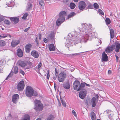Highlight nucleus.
Listing matches in <instances>:
<instances>
[{
    "label": "nucleus",
    "mask_w": 120,
    "mask_h": 120,
    "mask_svg": "<svg viewBox=\"0 0 120 120\" xmlns=\"http://www.w3.org/2000/svg\"><path fill=\"white\" fill-rule=\"evenodd\" d=\"M87 26L86 25H84L82 27L81 29L80 30L79 29L80 32V33L81 34H82V35H84L83 36H81V35L78 36V39L79 41L80 42L82 43L83 42H86L87 40L86 39H85V37L84 36L85 35H88L90 36V34H91V33H89L87 29Z\"/></svg>",
    "instance_id": "1"
},
{
    "label": "nucleus",
    "mask_w": 120,
    "mask_h": 120,
    "mask_svg": "<svg viewBox=\"0 0 120 120\" xmlns=\"http://www.w3.org/2000/svg\"><path fill=\"white\" fill-rule=\"evenodd\" d=\"M66 12L64 11L61 12L59 14V18L57 20L56 22L57 26L60 25L65 20V17L67 15Z\"/></svg>",
    "instance_id": "2"
},
{
    "label": "nucleus",
    "mask_w": 120,
    "mask_h": 120,
    "mask_svg": "<svg viewBox=\"0 0 120 120\" xmlns=\"http://www.w3.org/2000/svg\"><path fill=\"white\" fill-rule=\"evenodd\" d=\"M34 90L30 86H27L26 90V96L28 97H30L33 95Z\"/></svg>",
    "instance_id": "3"
},
{
    "label": "nucleus",
    "mask_w": 120,
    "mask_h": 120,
    "mask_svg": "<svg viewBox=\"0 0 120 120\" xmlns=\"http://www.w3.org/2000/svg\"><path fill=\"white\" fill-rule=\"evenodd\" d=\"M35 103L36 107L34 108V109L37 111H41L43 109V105L40 101L36 100L35 101Z\"/></svg>",
    "instance_id": "4"
},
{
    "label": "nucleus",
    "mask_w": 120,
    "mask_h": 120,
    "mask_svg": "<svg viewBox=\"0 0 120 120\" xmlns=\"http://www.w3.org/2000/svg\"><path fill=\"white\" fill-rule=\"evenodd\" d=\"M18 71V68L17 67L15 66L14 67L11 71L10 73L8 76L6 78L5 80H8L11 78L13 76V73L17 74Z\"/></svg>",
    "instance_id": "5"
},
{
    "label": "nucleus",
    "mask_w": 120,
    "mask_h": 120,
    "mask_svg": "<svg viewBox=\"0 0 120 120\" xmlns=\"http://www.w3.org/2000/svg\"><path fill=\"white\" fill-rule=\"evenodd\" d=\"M66 77V73L63 71L60 73L58 77V80L59 82H62L64 81V79Z\"/></svg>",
    "instance_id": "6"
},
{
    "label": "nucleus",
    "mask_w": 120,
    "mask_h": 120,
    "mask_svg": "<svg viewBox=\"0 0 120 120\" xmlns=\"http://www.w3.org/2000/svg\"><path fill=\"white\" fill-rule=\"evenodd\" d=\"M25 86L24 81L23 80L20 81L17 85L18 90L19 91L22 90L24 89Z\"/></svg>",
    "instance_id": "7"
},
{
    "label": "nucleus",
    "mask_w": 120,
    "mask_h": 120,
    "mask_svg": "<svg viewBox=\"0 0 120 120\" xmlns=\"http://www.w3.org/2000/svg\"><path fill=\"white\" fill-rule=\"evenodd\" d=\"M86 6V4L83 1L79 2V8L80 10L82 11Z\"/></svg>",
    "instance_id": "8"
},
{
    "label": "nucleus",
    "mask_w": 120,
    "mask_h": 120,
    "mask_svg": "<svg viewBox=\"0 0 120 120\" xmlns=\"http://www.w3.org/2000/svg\"><path fill=\"white\" fill-rule=\"evenodd\" d=\"M82 90L79 93V96L80 98L82 99H83L85 98L86 96L87 93V91L85 89Z\"/></svg>",
    "instance_id": "9"
},
{
    "label": "nucleus",
    "mask_w": 120,
    "mask_h": 120,
    "mask_svg": "<svg viewBox=\"0 0 120 120\" xmlns=\"http://www.w3.org/2000/svg\"><path fill=\"white\" fill-rule=\"evenodd\" d=\"M115 46L113 45L110 46L107 48L105 50V52L107 53H109L112 51L115 47Z\"/></svg>",
    "instance_id": "10"
},
{
    "label": "nucleus",
    "mask_w": 120,
    "mask_h": 120,
    "mask_svg": "<svg viewBox=\"0 0 120 120\" xmlns=\"http://www.w3.org/2000/svg\"><path fill=\"white\" fill-rule=\"evenodd\" d=\"M19 98V95L17 94H14L12 97V100L13 102L16 104L18 102V100Z\"/></svg>",
    "instance_id": "11"
},
{
    "label": "nucleus",
    "mask_w": 120,
    "mask_h": 120,
    "mask_svg": "<svg viewBox=\"0 0 120 120\" xmlns=\"http://www.w3.org/2000/svg\"><path fill=\"white\" fill-rule=\"evenodd\" d=\"M80 82L77 80H75L73 84V87L74 89L75 90H77L78 89L77 87L78 86H79Z\"/></svg>",
    "instance_id": "12"
},
{
    "label": "nucleus",
    "mask_w": 120,
    "mask_h": 120,
    "mask_svg": "<svg viewBox=\"0 0 120 120\" xmlns=\"http://www.w3.org/2000/svg\"><path fill=\"white\" fill-rule=\"evenodd\" d=\"M32 47V45L30 44H28L26 45L25 47V50L27 53L30 52L31 50V48Z\"/></svg>",
    "instance_id": "13"
},
{
    "label": "nucleus",
    "mask_w": 120,
    "mask_h": 120,
    "mask_svg": "<svg viewBox=\"0 0 120 120\" xmlns=\"http://www.w3.org/2000/svg\"><path fill=\"white\" fill-rule=\"evenodd\" d=\"M31 55L34 57L37 58L39 56L38 52L35 50H32L31 52Z\"/></svg>",
    "instance_id": "14"
},
{
    "label": "nucleus",
    "mask_w": 120,
    "mask_h": 120,
    "mask_svg": "<svg viewBox=\"0 0 120 120\" xmlns=\"http://www.w3.org/2000/svg\"><path fill=\"white\" fill-rule=\"evenodd\" d=\"M102 61H107L108 60V57L107 55L104 52L102 53L101 58Z\"/></svg>",
    "instance_id": "15"
},
{
    "label": "nucleus",
    "mask_w": 120,
    "mask_h": 120,
    "mask_svg": "<svg viewBox=\"0 0 120 120\" xmlns=\"http://www.w3.org/2000/svg\"><path fill=\"white\" fill-rule=\"evenodd\" d=\"M85 84H86V83L85 82L81 83V84L80 83V86H79L77 91H79L81 90L84 89V88L85 86Z\"/></svg>",
    "instance_id": "16"
},
{
    "label": "nucleus",
    "mask_w": 120,
    "mask_h": 120,
    "mask_svg": "<svg viewBox=\"0 0 120 120\" xmlns=\"http://www.w3.org/2000/svg\"><path fill=\"white\" fill-rule=\"evenodd\" d=\"M91 105L93 107H95L97 103L96 100V98L93 97L92 98V99L91 100Z\"/></svg>",
    "instance_id": "17"
},
{
    "label": "nucleus",
    "mask_w": 120,
    "mask_h": 120,
    "mask_svg": "<svg viewBox=\"0 0 120 120\" xmlns=\"http://www.w3.org/2000/svg\"><path fill=\"white\" fill-rule=\"evenodd\" d=\"M10 19L12 22L14 24H16L19 21V19L17 17H11Z\"/></svg>",
    "instance_id": "18"
},
{
    "label": "nucleus",
    "mask_w": 120,
    "mask_h": 120,
    "mask_svg": "<svg viewBox=\"0 0 120 120\" xmlns=\"http://www.w3.org/2000/svg\"><path fill=\"white\" fill-rule=\"evenodd\" d=\"M17 54L19 57H21L23 56V52L20 49H18Z\"/></svg>",
    "instance_id": "19"
},
{
    "label": "nucleus",
    "mask_w": 120,
    "mask_h": 120,
    "mask_svg": "<svg viewBox=\"0 0 120 120\" xmlns=\"http://www.w3.org/2000/svg\"><path fill=\"white\" fill-rule=\"evenodd\" d=\"M19 43V41L17 40L13 41L11 42V45L12 46L14 47H15Z\"/></svg>",
    "instance_id": "20"
},
{
    "label": "nucleus",
    "mask_w": 120,
    "mask_h": 120,
    "mask_svg": "<svg viewBox=\"0 0 120 120\" xmlns=\"http://www.w3.org/2000/svg\"><path fill=\"white\" fill-rule=\"evenodd\" d=\"M63 86L64 88L67 89H68L70 88V85L68 82H65L63 85Z\"/></svg>",
    "instance_id": "21"
},
{
    "label": "nucleus",
    "mask_w": 120,
    "mask_h": 120,
    "mask_svg": "<svg viewBox=\"0 0 120 120\" xmlns=\"http://www.w3.org/2000/svg\"><path fill=\"white\" fill-rule=\"evenodd\" d=\"M18 63L19 65L22 67H24L26 66V64L24 62L21 61H19Z\"/></svg>",
    "instance_id": "22"
},
{
    "label": "nucleus",
    "mask_w": 120,
    "mask_h": 120,
    "mask_svg": "<svg viewBox=\"0 0 120 120\" xmlns=\"http://www.w3.org/2000/svg\"><path fill=\"white\" fill-rule=\"evenodd\" d=\"M116 48L115 49V51L117 52L120 51V44L119 43H117L116 45Z\"/></svg>",
    "instance_id": "23"
},
{
    "label": "nucleus",
    "mask_w": 120,
    "mask_h": 120,
    "mask_svg": "<svg viewBox=\"0 0 120 120\" xmlns=\"http://www.w3.org/2000/svg\"><path fill=\"white\" fill-rule=\"evenodd\" d=\"M49 49L51 51H53L55 50V47L53 44H51L49 46Z\"/></svg>",
    "instance_id": "24"
},
{
    "label": "nucleus",
    "mask_w": 120,
    "mask_h": 120,
    "mask_svg": "<svg viewBox=\"0 0 120 120\" xmlns=\"http://www.w3.org/2000/svg\"><path fill=\"white\" fill-rule=\"evenodd\" d=\"M91 118L92 120H96V116L94 113L92 112L90 113Z\"/></svg>",
    "instance_id": "25"
},
{
    "label": "nucleus",
    "mask_w": 120,
    "mask_h": 120,
    "mask_svg": "<svg viewBox=\"0 0 120 120\" xmlns=\"http://www.w3.org/2000/svg\"><path fill=\"white\" fill-rule=\"evenodd\" d=\"M27 5H28L26 7V10L27 11H30L32 8V4L30 3H29Z\"/></svg>",
    "instance_id": "26"
},
{
    "label": "nucleus",
    "mask_w": 120,
    "mask_h": 120,
    "mask_svg": "<svg viewBox=\"0 0 120 120\" xmlns=\"http://www.w3.org/2000/svg\"><path fill=\"white\" fill-rule=\"evenodd\" d=\"M110 34L111 38H113L114 36V32L113 30L112 29H110Z\"/></svg>",
    "instance_id": "27"
},
{
    "label": "nucleus",
    "mask_w": 120,
    "mask_h": 120,
    "mask_svg": "<svg viewBox=\"0 0 120 120\" xmlns=\"http://www.w3.org/2000/svg\"><path fill=\"white\" fill-rule=\"evenodd\" d=\"M75 15V13L73 12L70 13L68 15V19L70 18L73 16Z\"/></svg>",
    "instance_id": "28"
},
{
    "label": "nucleus",
    "mask_w": 120,
    "mask_h": 120,
    "mask_svg": "<svg viewBox=\"0 0 120 120\" xmlns=\"http://www.w3.org/2000/svg\"><path fill=\"white\" fill-rule=\"evenodd\" d=\"M30 117L28 115H26L24 116V118L22 120H30Z\"/></svg>",
    "instance_id": "29"
},
{
    "label": "nucleus",
    "mask_w": 120,
    "mask_h": 120,
    "mask_svg": "<svg viewBox=\"0 0 120 120\" xmlns=\"http://www.w3.org/2000/svg\"><path fill=\"white\" fill-rule=\"evenodd\" d=\"M54 33L53 32H51L49 35L48 38L52 40L53 39L54 37Z\"/></svg>",
    "instance_id": "30"
},
{
    "label": "nucleus",
    "mask_w": 120,
    "mask_h": 120,
    "mask_svg": "<svg viewBox=\"0 0 120 120\" xmlns=\"http://www.w3.org/2000/svg\"><path fill=\"white\" fill-rule=\"evenodd\" d=\"M75 4L73 3H71L70 4V7L71 9H74L75 7Z\"/></svg>",
    "instance_id": "31"
},
{
    "label": "nucleus",
    "mask_w": 120,
    "mask_h": 120,
    "mask_svg": "<svg viewBox=\"0 0 120 120\" xmlns=\"http://www.w3.org/2000/svg\"><path fill=\"white\" fill-rule=\"evenodd\" d=\"M80 53H82V52L81 53H75V54H66V56L68 57H71L72 56H73L74 55L76 56L79 55L80 54Z\"/></svg>",
    "instance_id": "32"
},
{
    "label": "nucleus",
    "mask_w": 120,
    "mask_h": 120,
    "mask_svg": "<svg viewBox=\"0 0 120 120\" xmlns=\"http://www.w3.org/2000/svg\"><path fill=\"white\" fill-rule=\"evenodd\" d=\"M39 2L40 5L42 6H43L44 5V2L43 0H39Z\"/></svg>",
    "instance_id": "33"
},
{
    "label": "nucleus",
    "mask_w": 120,
    "mask_h": 120,
    "mask_svg": "<svg viewBox=\"0 0 120 120\" xmlns=\"http://www.w3.org/2000/svg\"><path fill=\"white\" fill-rule=\"evenodd\" d=\"M105 21L106 22V24L107 25L109 24L110 23V20L108 18H106L105 19Z\"/></svg>",
    "instance_id": "34"
},
{
    "label": "nucleus",
    "mask_w": 120,
    "mask_h": 120,
    "mask_svg": "<svg viewBox=\"0 0 120 120\" xmlns=\"http://www.w3.org/2000/svg\"><path fill=\"white\" fill-rule=\"evenodd\" d=\"M60 99L61 102L63 106L64 107H66V104L65 101H63V99L61 98V96H60Z\"/></svg>",
    "instance_id": "35"
},
{
    "label": "nucleus",
    "mask_w": 120,
    "mask_h": 120,
    "mask_svg": "<svg viewBox=\"0 0 120 120\" xmlns=\"http://www.w3.org/2000/svg\"><path fill=\"white\" fill-rule=\"evenodd\" d=\"M5 44V42L2 40H0V46H4Z\"/></svg>",
    "instance_id": "36"
},
{
    "label": "nucleus",
    "mask_w": 120,
    "mask_h": 120,
    "mask_svg": "<svg viewBox=\"0 0 120 120\" xmlns=\"http://www.w3.org/2000/svg\"><path fill=\"white\" fill-rule=\"evenodd\" d=\"M53 115H50L49 116L46 120H53Z\"/></svg>",
    "instance_id": "37"
},
{
    "label": "nucleus",
    "mask_w": 120,
    "mask_h": 120,
    "mask_svg": "<svg viewBox=\"0 0 120 120\" xmlns=\"http://www.w3.org/2000/svg\"><path fill=\"white\" fill-rule=\"evenodd\" d=\"M94 8L96 9H98L99 8V5L96 3H95L94 4Z\"/></svg>",
    "instance_id": "38"
},
{
    "label": "nucleus",
    "mask_w": 120,
    "mask_h": 120,
    "mask_svg": "<svg viewBox=\"0 0 120 120\" xmlns=\"http://www.w3.org/2000/svg\"><path fill=\"white\" fill-rule=\"evenodd\" d=\"M4 23L7 25H9L11 22L10 21L8 20L5 19L4 21Z\"/></svg>",
    "instance_id": "39"
},
{
    "label": "nucleus",
    "mask_w": 120,
    "mask_h": 120,
    "mask_svg": "<svg viewBox=\"0 0 120 120\" xmlns=\"http://www.w3.org/2000/svg\"><path fill=\"white\" fill-rule=\"evenodd\" d=\"M93 4L90 3H89L87 6V8L88 9H93Z\"/></svg>",
    "instance_id": "40"
},
{
    "label": "nucleus",
    "mask_w": 120,
    "mask_h": 120,
    "mask_svg": "<svg viewBox=\"0 0 120 120\" xmlns=\"http://www.w3.org/2000/svg\"><path fill=\"white\" fill-rule=\"evenodd\" d=\"M41 63H40L39 64H38V68H34V69L35 70H36L38 72V71H37V70H36L37 69H38V70H39V69L40 68V67H41Z\"/></svg>",
    "instance_id": "41"
},
{
    "label": "nucleus",
    "mask_w": 120,
    "mask_h": 120,
    "mask_svg": "<svg viewBox=\"0 0 120 120\" xmlns=\"http://www.w3.org/2000/svg\"><path fill=\"white\" fill-rule=\"evenodd\" d=\"M28 14L27 13H25L24 14L23 16L22 17V19H26V17L28 15Z\"/></svg>",
    "instance_id": "42"
},
{
    "label": "nucleus",
    "mask_w": 120,
    "mask_h": 120,
    "mask_svg": "<svg viewBox=\"0 0 120 120\" xmlns=\"http://www.w3.org/2000/svg\"><path fill=\"white\" fill-rule=\"evenodd\" d=\"M35 41V42L37 44L36 46H38L39 45L38 40V39L37 37H36Z\"/></svg>",
    "instance_id": "43"
},
{
    "label": "nucleus",
    "mask_w": 120,
    "mask_h": 120,
    "mask_svg": "<svg viewBox=\"0 0 120 120\" xmlns=\"http://www.w3.org/2000/svg\"><path fill=\"white\" fill-rule=\"evenodd\" d=\"M58 71L56 70V68L55 69V74L56 77H57L58 76Z\"/></svg>",
    "instance_id": "44"
},
{
    "label": "nucleus",
    "mask_w": 120,
    "mask_h": 120,
    "mask_svg": "<svg viewBox=\"0 0 120 120\" xmlns=\"http://www.w3.org/2000/svg\"><path fill=\"white\" fill-rule=\"evenodd\" d=\"M4 17L2 15H0V22L2 21L4 19Z\"/></svg>",
    "instance_id": "45"
},
{
    "label": "nucleus",
    "mask_w": 120,
    "mask_h": 120,
    "mask_svg": "<svg viewBox=\"0 0 120 120\" xmlns=\"http://www.w3.org/2000/svg\"><path fill=\"white\" fill-rule=\"evenodd\" d=\"M98 12L101 14L102 15H104V13L100 9H99L98 10Z\"/></svg>",
    "instance_id": "46"
},
{
    "label": "nucleus",
    "mask_w": 120,
    "mask_h": 120,
    "mask_svg": "<svg viewBox=\"0 0 120 120\" xmlns=\"http://www.w3.org/2000/svg\"><path fill=\"white\" fill-rule=\"evenodd\" d=\"M30 60H32V59L31 58H30L29 59V60L27 61V63L30 66L32 65V63L31 62H30Z\"/></svg>",
    "instance_id": "47"
},
{
    "label": "nucleus",
    "mask_w": 120,
    "mask_h": 120,
    "mask_svg": "<svg viewBox=\"0 0 120 120\" xmlns=\"http://www.w3.org/2000/svg\"><path fill=\"white\" fill-rule=\"evenodd\" d=\"M72 113L74 115V116H76L77 115H76V114L75 112V111L74 110H73L72 111Z\"/></svg>",
    "instance_id": "48"
},
{
    "label": "nucleus",
    "mask_w": 120,
    "mask_h": 120,
    "mask_svg": "<svg viewBox=\"0 0 120 120\" xmlns=\"http://www.w3.org/2000/svg\"><path fill=\"white\" fill-rule=\"evenodd\" d=\"M33 95L34 96H36L38 95V94L37 92L36 91H34V90Z\"/></svg>",
    "instance_id": "49"
},
{
    "label": "nucleus",
    "mask_w": 120,
    "mask_h": 120,
    "mask_svg": "<svg viewBox=\"0 0 120 120\" xmlns=\"http://www.w3.org/2000/svg\"><path fill=\"white\" fill-rule=\"evenodd\" d=\"M49 76L50 75H49V71L48 70L47 71V77L48 79H49Z\"/></svg>",
    "instance_id": "50"
},
{
    "label": "nucleus",
    "mask_w": 120,
    "mask_h": 120,
    "mask_svg": "<svg viewBox=\"0 0 120 120\" xmlns=\"http://www.w3.org/2000/svg\"><path fill=\"white\" fill-rule=\"evenodd\" d=\"M20 72L23 75H24L25 74L24 72L22 70L20 71Z\"/></svg>",
    "instance_id": "51"
},
{
    "label": "nucleus",
    "mask_w": 120,
    "mask_h": 120,
    "mask_svg": "<svg viewBox=\"0 0 120 120\" xmlns=\"http://www.w3.org/2000/svg\"><path fill=\"white\" fill-rule=\"evenodd\" d=\"M41 34H39V40H41Z\"/></svg>",
    "instance_id": "52"
},
{
    "label": "nucleus",
    "mask_w": 120,
    "mask_h": 120,
    "mask_svg": "<svg viewBox=\"0 0 120 120\" xmlns=\"http://www.w3.org/2000/svg\"><path fill=\"white\" fill-rule=\"evenodd\" d=\"M43 41L45 43H46L47 42V41L46 39L45 38L44 39Z\"/></svg>",
    "instance_id": "53"
},
{
    "label": "nucleus",
    "mask_w": 120,
    "mask_h": 120,
    "mask_svg": "<svg viewBox=\"0 0 120 120\" xmlns=\"http://www.w3.org/2000/svg\"><path fill=\"white\" fill-rule=\"evenodd\" d=\"M116 57V62H118V60L119 58L116 55H115Z\"/></svg>",
    "instance_id": "54"
},
{
    "label": "nucleus",
    "mask_w": 120,
    "mask_h": 120,
    "mask_svg": "<svg viewBox=\"0 0 120 120\" xmlns=\"http://www.w3.org/2000/svg\"><path fill=\"white\" fill-rule=\"evenodd\" d=\"M70 0H64V2H69Z\"/></svg>",
    "instance_id": "55"
},
{
    "label": "nucleus",
    "mask_w": 120,
    "mask_h": 120,
    "mask_svg": "<svg viewBox=\"0 0 120 120\" xmlns=\"http://www.w3.org/2000/svg\"><path fill=\"white\" fill-rule=\"evenodd\" d=\"M108 73L109 74H111V71L110 70H109L108 71Z\"/></svg>",
    "instance_id": "56"
},
{
    "label": "nucleus",
    "mask_w": 120,
    "mask_h": 120,
    "mask_svg": "<svg viewBox=\"0 0 120 120\" xmlns=\"http://www.w3.org/2000/svg\"><path fill=\"white\" fill-rule=\"evenodd\" d=\"M24 67V69H28L29 68V67H26V66H25V67Z\"/></svg>",
    "instance_id": "57"
},
{
    "label": "nucleus",
    "mask_w": 120,
    "mask_h": 120,
    "mask_svg": "<svg viewBox=\"0 0 120 120\" xmlns=\"http://www.w3.org/2000/svg\"><path fill=\"white\" fill-rule=\"evenodd\" d=\"M85 85L87 86H90V85L89 84H87L86 83V84H85Z\"/></svg>",
    "instance_id": "58"
},
{
    "label": "nucleus",
    "mask_w": 120,
    "mask_h": 120,
    "mask_svg": "<svg viewBox=\"0 0 120 120\" xmlns=\"http://www.w3.org/2000/svg\"><path fill=\"white\" fill-rule=\"evenodd\" d=\"M27 31V29L26 28L24 30V31H25V32H26Z\"/></svg>",
    "instance_id": "59"
},
{
    "label": "nucleus",
    "mask_w": 120,
    "mask_h": 120,
    "mask_svg": "<svg viewBox=\"0 0 120 120\" xmlns=\"http://www.w3.org/2000/svg\"><path fill=\"white\" fill-rule=\"evenodd\" d=\"M73 1L76 2H78L79 0H73Z\"/></svg>",
    "instance_id": "60"
},
{
    "label": "nucleus",
    "mask_w": 120,
    "mask_h": 120,
    "mask_svg": "<svg viewBox=\"0 0 120 120\" xmlns=\"http://www.w3.org/2000/svg\"><path fill=\"white\" fill-rule=\"evenodd\" d=\"M54 88H55V90H56V86H55V84H54Z\"/></svg>",
    "instance_id": "61"
},
{
    "label": "nucleus",
    "mask_w": 120,
    "mask_h": 120,
    "mask_svg": "<svg viewBox=\"0 0 120 120\" xmlns=\"http://www.w3.org/2000/svg\"><path fill=\"white\" fill-rule=\"evenodd\" d=\"M57 77H56H56H54L53 78V79H54V80H56V78Z\"/></svg>",
    "instance_id": "62"
},
{
    "label": "nucleus",
    "mask_w": 120,
    "mask_h": 120,
    "mask_svg": "<svg viewBox=\"0 0 120 120\" xmlns=\"http://www.w3.org/2000/svg\"><path fill=\"white\" fill-rule=\"evenodd\" d=\"M36 120H41V119L40 118H38Z\"/></svg>",
    "instance_id": "63"
},
{
    "label": "nucleus",
    "mask_w": 120,
    "mask_h": 120,
    "mask_svg": "<svg viewBox=\"0 0 120 120\" xmlns=\"http://www.w3.org/2000/svg\"><path fill=\"white\" fill-rule=\"evenodd\" d=\"M104 82H105V84H107V83H108V82H106V81Z\"/></svg>",
    "instance_id": "64"
}]
</instances>
